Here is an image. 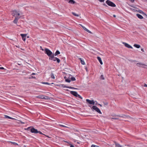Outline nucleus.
Returning a JSON list of instances; mask_svg holds the SVG:
<instances>
[{
	"mask_svg": "<svg viewBox=\"0 0 147 147\" xmlns=\"http://www.w3.org/2000/svg\"><path fill=\"white\" fill-rule=\"evenodd\" d=\"M26 129L28 131H30L32 133H34V134L38 133V131L37 130L33 127H28Z\"/></svg>",
	"mask_w": 147,
	"mask_h": 147,
	"instance_id": "f257e3e1",
	"label": "nucleus"
},
{
	"mask_svg": "<svg viewBox=\"0 0 147 147\" xmlns=\"http://www.w3.org/2000/svg\"><path fill=\"white\" fill-rule=\"evenodd\" d=\"M54 54H53L49 58V59L53 61H56L57 63H59L60 61V59L58 58L54 57Z\"/></svg>",
	"mask_w": 147,
	"mask_h": 147,
	"instance_id": "f03ea898",
	"label": "nucleus"
},
{
	"mask_svg": "<svg viewBox=\"0 0 147 147\" xmlns=\"http://www.w3.org/2000/svg\"><path fill=\"white\" fill-rule=\"evenodd\" d=\"M45 53L47 54V55L50 58L51 56L53 54L52 52L49 49L47 48H45Z\"/></svg>",
	"mask_w": 147,
	"mask_h": 147,
	"instance_id": "7ed1b4c3",
	"label": "nucleus"
},
{
	"mask_svg": "<svg viewBox=\"0 0 147 147\" xmlns=\"http://www.w3.org/2000/svg\"><path fill=\"white\" fill-rule=\"evenodd\" d=\"M106 3L109 6L112 7H115L116 6V5L115 4L109 0H107L106 1Z\"/></svg>",
	"mask_w": 147,
	"mask_h": 147,
	"instance_id": "20e7f679",
	"label": "nucleus"
},
{
	"mask_svg": "<svg viewBox=\"0 0 147 147\" xmlns=\"http://www.w3.org/2000/svg\"><path fill=\"white\" fill-rule=\"evenodd\" d=\"M92 109L98 113H99L100 114H102V113L101 112L100 110L97 107L95 106H93L92 107Z\"/></svg>",
	"mask_w": 147,
	"mask_h": 147,
	"instance_id": "39448f33",
	"label": "nucleus"
},
{
	"mask_svg": "<svg viewBox=\"0 0 147 147\" xmlns=\"http://www.w3.org/2000/svg\"><path fill=\"white\" fill-rule=\"evenodd\" d=\"M136 65L139 67H142L144 68H147V65L143 64L142 63H137L136 64Z\"/></svg>",
	"mask_w": 147,
	"mask_h": 147,
	"instance_id": "423d86ee",
	"label": "nucleus"
},
{
	"mask_svg": "<svg viewBox=\"0 0 147 147\" xmlns=\"http://www.w3.org/2000/svg\"><path fill=\"white\" fill-rule=\"evenodd\" d=\"M36 97L38 98L44 99H47L48 98V97L47 96H45L43 95H40L36 96Z\"/></svg>",
	"mask_w": 147,
	"mask_h": 147,
	"instance_id": "0eeeda50",
	"label": "nucleus"
},
{
	"mask_svg": "<svg viewBox=\"0 0 147 147\" xmlns=\"http://www.w3.org/2000/svg\"><path fill=\"white\" fill-rule=\"evenodd\" d=\"M86 101L90 104H92L93 105L94 104L95 102L93 100H90L88 99H86Z\"/></svg>",
	"mask_w": 147,
	"mask_h": 147,
	"instance_id": "6e6552de",
	"label": "nucleus"
},
{
	"mask_svg": "<svg viewBox=\"0 0 147 147\" xmlns=\"http://www.w3.org/2000/svg\"><path fill=\"white\" fill-rule=\"evenodd\" d=\"M123 44L124 45L125 47H127L128 48L132 49L133 47L130 45H129L128 44L125 42H123Z\"/></svg>",
	"mask_w": 147,
	"mask_h": 147,
	"instance_id": "1a4fd4ad",
	"label": "nucleus"
},
{
	"mask_svg": "<svg viewBox=\"0 0 147 147\" xmlns=\"http://www.w3.org/2000/svg\"><path fill=\"white\" fill-rule=\"evenodd\" d=\"M20 17H15L14 20L13 21V22L14 24H17L18 19H20Z\"/></svg>",
	"mask_w": 147,
	"mask_h": 147,
	"instance_id": "9d476101",
	"label": "nucleus"
},
{
	"mask_svg": "<svg viewBox=\"0 0 147 147\" xmlns=\"http://www.w3.org/2000/svg\"><path fill=\"white\" fill-rule=\"evenodd\" d=\"M21 36L22 37L23 40L24 41H25L26 38V34H21Z\"/></svg>",
	"mask_w": 147,
	"mask_h": 147,
	"instance_id": "9b49d317",
	"label": "nucleus"
},
{
	"mask_svg": "<svg viewBox=\"0 0 147 147\" xmlns=\"http://www.w3.org/2000/svg\"><path fill=\"white\" fill-rule=\"evenodd\" d=\"M70 93L71 94L76 97L77 96V95H78V94L76 92L74 91H71Z\"/></svg>",
	"mask_w": 147,
	"mask_h": 147,
	"instance_id": "f8f14e48",
	"label": "nucleus"
},
{
	"mask_svg": "<svg viewBox=\"0 0 147 147\" xmlns=\"http://www.w3.org/2000/svg\"><path fill=\"white\" fill-rule=\"evenodd\" d=\"M13 16H14L15 15H16L18 16H19L20 15L19 13H18L17 11L16 10L14 11H13Z\"/></svg>",
	"mask_w": 147,
	"mask_h": 147,
	"instance_id": "ddd939ff",
	"label": "nucleus"
},
{
	"mask_svg": "<svg viewBox=\"0 0 147 147\" xmlns=\"http://www.w3.org/2000/svg\"><path fill=\"white\" fill-rule=\"evenodd\" d=\"M97 58L100 62V64L102 65L103 64V63L102 61L101 58L99 57H97Z\"/></svg>",
	"mask_w": 147,
	"mask_h": 147,
	"instance_id": "4468645a",
	"label": "nucleus"
},
{
	"mask_svg": "<svg viewBox=\"0 0 147 147\" xmlns=\"http://www.w3.org/2000/svg\"><path fill=\"white\" fill-rule=\"evenodd\" d=\"M57 86H61L63 88H69V86H66L63 84H60V85H57Z\"/></svg>",
	"mask_w": 147,
	"mask_h": 147,
	"instance_id": "2eb2a0df",
	"label": "nucleus"
},
{
	"mask_svg": "<svg viewBox=\"0 0 147 147\" xmlns=\"http://www.w3.org/2000/svg\"><path fill=\"white\" fill-rule=\"evenodd\" d=\"M4 116L5 117V118H8V119H15L14 118H12V117H10L7 115H4Z\"/></svg>",
	"mask_w": 147,
	"mask_h": 147,
	"instance_id": "dca6fc26",
	"label": "nucleus"
},
{
	"mask_svg": "<svg viewBox=\"0 0 147 147\" xmlns=\"http://www.w3.org/2000/svg\"><path fill=\"white\" fill-rule=\"evenodd\" d=\"M136 16L140 19H142L143 18V17L141 15L139 14H137Z\"/></svg>",
	"mask_w": 147,
	"mask_h": 147,
	"instance_id": "f3484780",
	"label": "nucleus"
},
{
	"mask_svg": "<svg viewBox=\"0 0 147 147\" xmlns=\"http://www.w3.org/2000/svg\"><path fill=\"white\" fill-rule=\"evenodd\" d=\"M69 3L72 4H74L76 3L75 1L74 0H70L69 1Z\"/></svg>",
	"mask_w": 147,
	"mask_h": 147,
	"instance_id": "a211bd4d",
	"label": "nucleus"
},
{
	"mask_svg": "<svg viewBox=\"0 0 147 147\" xmlns=\"http://www.w3.org/2000/svg\"><path fill=\"white\" fill-rule=\"evenodd\" d=\"M117 117V116H115V117L112 118L111 119H119L120 120H122V119H119V118Z\"/></svg>",
	"mask_w": 147,
	"mask_h": 147,
	"instance_id": "6ab92c4d",
	"label": "nucleus"
},
{
	"mask_svg": "<svg viewBox=\"0 0 147 147\" xmlns=\"http://www.w3.org/2000/svg\"><path fill=\"white\" fill-rule=\"evenodd\" d=\"M79 59L81 61V62L82 64V65H85V63L84 61L82 59V58H79Z\"/></svg>",
	"mask_w": 147,
	"mask_h": 147,
	"instance_id": "aec40b11",
	"label": "nucleus"
},
{
	"mask_svg": "<svg viewBox=\"0 0 147 147\" xmlns=\"http://www.w3.org/2000/svg\"><path fill=\"white\" fill-rule=\"evenodd\" d=\"M60 54V52L58 50H57L56 51L55 53V54L54 55H55V56H56Z\"/></svg>",
	"mask_w": 147,
	"mask_h": 147,
	"instance_id": "412c9836",
	"label": "nucleus"
},
{
	"mask_svg": "<svg viewBox=\"0 0 147 147\" xmlns=\"http://www.w3.org/2000/svg\"><path fill=\"white\" fill-rule=\"evenodd\" d=\"M115 145L117 147H121V145H120V144H118V143H117V142H115Z\"/></svg>",
	"mask_w": 147,
	"mask_h": 147,
	"instance_id": "4be33fe9",
	"label": "nucleus"
},
{
	"mask_svg": "<svg viewBox=\"0 0 147 147\" xmlns=\"http://www.w3.org/2000/svg\"><path fill=\"white\" fill-rule=\"evenodd\" d=\"M134 46L137 48H139L140 47V45H137L136 44H134Z\"/></svg>",
	"mask_w": 147,
	"mask_h": 147,
	"instance_id": "5701e85b",
	"label": "nucleus"
},
{
	"mask_svg": "<svg viewBox=\"0 0 147 147\" xmlns=\"http://www.w3.org/2000/svg\"><path fill=\"white\" fill-rule=\"evenodd\" d=\"M66 78V77H64V78L65 79V81L66 82L69 83L71 81V80L69 79H65Z\"/></svg>",
	"mask_w": 147,
	"mask_h": 147,
	"instance_id": "b1692460",
	"label": "nucleus"
},
{
	"mask_svg": "<svg viewBox=\"0 0 147 147\" xmlns=\"http://www.w3.org/2000/svg\"><path fill=\"white\" fill-rule=\"evenodd\" d=\"M138 12H139V13L142 14H146V13H144L142 10H139L138 11Z\"/></svg>",
	"mask_w": 147,
	"mask_h": 147,
	"instance_id": "393cba45",
	"label": "nucleus"
},
{
	"mask_svg": "<svg viewBox=\"0 0 147 147\" xmlns=\"http://www.w3.org/2000/svg\"><path fill=\"white\" fill-rule=\"evenodd\" d=\"M51 77L53 79H55V76L53 73H51Z\"/></svg>",
	"mask_w": 147,
	"mask_h": 147,
	"instance_id": "a878e982",
	"label": "nucleus"
},
{
	"mask_svg": "<svg viewBox=\"0 0 147 147\" xmlns=\"http://www.w3.org/2000/svg\"><path fill=\"white\" fill-rule=\"evenodd\" d=\"M117 116H119L123 118H125V117L127 116L126 115H123L122 116L117 115Z\"/></svg>",
	"mask_w": 147,
	"mask_h": 147,
	"instance_id": "bb28decb",
	"label": "nucleus"
},
{
	"mask_svg": "<svg viewBox=\"0 0 147 147\" xmlns=\"http://www.w3.org/2000/svg\"><path fill=\"white\" fill-rule=\"evenodd\" d=\"M70 79L72 81H74L76 80V78L74 77H71Z\"/></svg>",
	"mask_w": 147,
	"mask_h": 147,
	"instance_id": "cd10ccee",
	"label": "nucleus"
},
{
	"mask_svg": "<svg viewBox=\"0 0 147 147\" xmlns=\"http://www.w3.org/2000/svg\"><path fill=\"white\" fill-rule=\"evenodd\" d=\"M72 13L74 16H75L77 17L79 16V15L78 14H77L74 12H72Z\"/></svg>",
	"mask_w": 147,
	"mask_h": 147,
	"instance_id": "c85d7f7f",
	"label": "nucleus"
},
{
	"mask_svg": "<svg viewBox=\"0 0 147 147\" xmlns=\"http://www.w3.org/2000/svg\"><path fill=\"white\" fill-rule=\"evenodd\" d=\"M10 142L15 145H18V144L17 143L15 142Z\"/></svg>",
	"mask_w": 147,
	"mask_h": 147,
	"instance_id": "c756f323",
	"label": "nucleus"
},
{
	"mask_svg": "<svg viewBox=\"0 0 147 147\" xmlns=\"http://www.w3.org/2000/svg\"><path fill=\"white\" fill-rule=\"evenodd\" d=\"M76 97H78L81 99H82V98L80 95L78 94V95H77Z\"/></svg>",
	"mask_w": 147,
	"mask_h": 147,
	"instance_id": "7c9ffc66",
	"label": "nucleus"
},
{
	"mask_svg": "<svg viewBox=\"0 0 147 147\" xmlns=\"http://www.w3.org/2000/svg\"><path fill=\"white\" fill-rule=\"evenodd\" d=\"M100 78L102 80H104L105 79V78L104 77L103 75H102L100 76Z\"/></svg>",
	"mask_w": 147,
	"mask_h": 147,
	"instance_id": "2f4dec72",
	"label": "nucleus"
},
{
	"mask_svg": "<svg viewBox=\"0 0 147 147\" xmlns=\"http://www.w3.org/2000/svg\"><path fill=\"white\" fill-rule=\"evenodd\" d=\"M91 147H99L98 146L92 144L91 146Z\"/></svg>",
	"mask_w": 147,
	"mask_h": 147,
	"instance_id": "473e14b6",
	"label": "nucleus"
},
{
	"mask_svg": "<svg viewBox=\"0 0 147 147\" xmlns=\"http://www.w3.org/2000/svg\"><path fill=\"white\" fill-rule=\"evenodd\" d=\"M70 88V89H77V88H75L74 87H70V86H69V88Z\"/></svg>",
	"mask_w": 147,
	"mask_h": 147,
	"instance_id": "72a5a7b5",
	"label": "nucleus"
},
{
	"mask_svg": "<svg viewBox=\"0 0 147 147\" xmlns=\"http://www.w3.org/2000/svg\"><path fill=\"white\" fill-rule=\"evenodd\" d=\"M59 125L60 126H61V127H67V126H65V125H61V124H59Z\"/></svg>",
	"mask_w": 147,
	"mask_h": 147,
	"instance_id": "f704fd0d",
	"label": "nucleus"
},
{
	"mask_svg": "<svg viewBox=\"0 0 147 147\" xmlns=\"http://www.w3.org/2000/svg\"><path fill=\"white\" fill-rule=\"evenodd\" d=\"M38 133L41 134L45 135V134H43L42 132H41L40 131H38Z\"/></svg>",
	"mask_w": 147,
	"mask_h": 147,
	"instance_id": "c9c22d12",
	"label": "nucleus"
},
{
	"mask_svg": "<svg viewBox=\"0 0 147 147\" xmlns=\"http://www.w3.org/2000/svg\"><path fill=\"white\" fill-rule=\"evenodd\" d=\"M82 27L86 31V30H87V29L85 27L82 26Z\"/></svg>",
	"mask_w": 147,
	"mask_h": 147,
	"instance_id": "e433bc0d",
	"label": "nucleus"
},
{
	"mask_svg": "<svg viewBox=\"0 0 147 147\" xmlns=\"http://www.w3.org/2000/svg\"><path fill=\"white\" fill-rule=\"evenodd\" d=\"M43 83L44 84H47V85H50L51 84H49V83H48V82H44V83Z\"/></svg>",
	"mask_w": 147,
	"mask_h": 147,
	"instance_id": "4c0bfd02",
	"label": "nucleus"
},
{
	"mask_svg": "<svg viewBox=\"0 0 147 147\" xmlns=\"http://www.w3.org/2000/svg\"><path fill=\"white\" fill-rule=\"evenodd\" d=\"M86 31L87 32H88V33H92V32L90 30H88V29H87V30H86Z\"/></svg>",
	"mask_w": 147,
	"mask_h": 147,
	"instance_id": "58836bf2",
	"label": "nucleus"
},
{
	"mask_svg": "<svg viewBox=\"0 0 147 147\" xmlns=\"http://www.w3.org/2000/svg\"><path fill=\"white\" fill-rule=\"evenodd\" d=\"M31 78H36L35 77H33V76H31V77H30L29 78V79H30Z\"/></svg>",
	"mask_w": 147,
	"mask_h": 147,
	"instance_id": "ea45409f",
	"label": "nucleus"
},
{
	"mask_svg": "<svg viewBox=\"0 0 147 147\" xmlns=\"http://www.w3.org/2000/svg\"><path fill=\"white\" fill-rule=\"evenodd\" d=\"M69 145H70V147H74V145L71 144H69Z\"/></svg>",
	"mask_w": 147,
	"mask_h": 147,
	"instance_id": "a19ab883",
	"label": "nucleus"
},
{
	"mask_svg": "<svg viewBox=\"0 0 147 147\" xmlns=\"http://www.w3.org/2000/svg\"><path fill=\"white\" fill-rule=\"evenodd\" d=\"M100 2H103L104 1V0H98Z\"/></svg>",
	"mask_w": 147,
	"mask_h": 147,
	"instance_id": "79ce46f5",
	"label": "nucleus"
},
{
	"mask_svg": "<svg viewBox=\"0 0 147 147\" xmlns=\"http://www.w3.org/2000/svg\"><path fill=\"white\" fill-rule=\"evenodd\" d=\"M104 104L105 105H107L108 104V102H104Z\"/></svg>",
	"mask_w": 147,
	"mask_h": 147,
	"instance_id": "37998d69",
	"label": "nucleus"
},
{
	"mask_svg": "<svg viewBox=\"0 0 147 147\" xmlns=\"http://www.w3.org/2000/svg\"><path fill=\"white\" fill-rule=\"evenodd\" d=\"M130 1L132 3H133L134 1V0H130Z\"/></svg>",
	"mask_w": 147,
	"mask_h": 147,
	"instance_id": "c03bdc74",
	"label": "nucleus"
},
{
	"mask_svg": "<svg viewBox=\"0 0 147 147\" xmlns=\"http://www.w3.org/2000/svg\"><path fill=\"white\" fill-rule=\"evenodd\" d=\"M103 5L104 6H106V7H108L107 5L106 4H105V3H103Z\"/></svg>",
	"mask_w": 147,
	"mask_h": 147,
	"instance_id": "a18cd8bd",
	"label": "nucleus"
},
{
	"mask_svg": "<svg viewBox=\"0 0 147 147\" xmlns=\"http://www.w3.org/2000/svg\"><path fill=\"white\" fill-rule=\"evenodd\" d=\"M0 69H4V68L3 67H0Z\"/></svg>",
	"mask_w": 147,
	"mask_h": 147,
	"instance_id": "49530a36",
	"label": "nucleus"
},
{
	"mask_svg": "<svg viewBox=\"0 0 147 147\" xmlns=\"http://www.w3.org/2000/svg\"><path fill=\"white\" fill-rule=\"evenodd\" d=\"M144 87H147V84H144Z\"/></svg>",
	"mask_w": 147,
	"mask_h": 147,
	"instance_id": "de8ad7c7",
	"label": "nucleus"
},
{
	"mask_svg": "<svg viewBox=\"0 0 147 147\" xmlns=\"http://www.w3.org/2000/svg\"><path fill=\"white\" fill-rule=\"evenodd\" d=\"M141 50L142 51L144 52V49H141Z\"/></svg>",
	"mask_w": 147,
	"mask_h": 147,
	"instance_id": "09e8293b",
	"label": "nucleus"
},
{
	"mask_svg": "<svg viewBox=\"0 0 147 147\" xmlns=\"http://www.w3.org/2000/svg\"><path fill=\"white\" fill-rule=\"evenodd\" d=\"M98 105H100V107H102V105H100V104H98Z\"/></svg>",
	"mask_w": 147,
	"mask_h": 147,
	"instance_id": "8fccbe9b",
	"label": "nucleus"
},
{
	"mask_svg": "<svg viewBox=\"0 0 147 147\" xmlns=\"http://www.w3.org/2000/svg\"><path fill=\"white\" fill-rule=\"evenodd\" d=\"M64 142L68 143V142L67 141H64Z\"/></svg>",
	"mask_w": 147,
	"mask_h": 147,
	"instance_id": "3c124183",
	"label": "nucleus"
},
{
	"mask_svg": "<svg viewBox=\"0 0 147 147\" xmlns=\"http://www.w3.org/2000/svg\"><path fill=\"white\" fill-rule=\"evenodd\" d=\"M35 73H32V75H35Z\"/></svg>",
	"mask_w": 147,
	"mask_h": 147,
	"instance_id": "603ef678",
	"label": "nucleus"
},
{
	"mask_svg": "<svg viewBox=\"0 0 147 147\" xmlns=\"http://www.w3.org/2000/svg\"><path fill=\"white\" fill-rule=\"evenodd\" d=\"M113 17H116L115 15H113Z\"/></svg>",
	"mask_w": 147,
	"mask_h": 147,
	"instance_id": "864d4df0",
	"label": "nucleus"
},
{
	"mask_svg": "<svg viewBox=\"0 0 147 147\" xmlns=\"http://www.w3.org/2000/svg\"><path fill=\"white\" fill-rule=\"evenodd\" d=\"M80 25L82 27V26H83L81 24H80Z\"/></svg>",
	"mask_w": 147,
	"mask_h": 147,
	"instance_id": "5fc2aeb1",
	"label": "nucleus"
},
{
	"mask_svg": "<svg viewBox=\"0 0 147 147\" xmlns=\"http://www.w3.org/2000/svg\"><path fill=\"white\" fill-rule=\"evenodd\" d=\"M41 49L42 50V51H44V49Z\"/></svg>",
	"mask_w": 147,
	"mask_h": 147,
	"instance_id": "6e6d98bb",
	"label": "nucleus"
},
{
	"mask_svg": "<svg viewBox=\"0 0 147 147\" xmlns=\"http://www.w3.org/2000/svg\"><path fill=\"white\" fill-rule=\"evenodd\" d=\"M143 15H146V16H147V15H146V14H143Z\"/></svg>",
	"mask_w": 147,
	"mask_h": 147,
	"instance_id": "4d7b16f0",
	"label": "nucleus"
},
{
	"mask_svg": "<svg viewBox=\"0 0 147 147\" xmlns=\"http://www.w3.org/2000/svg\"><path fill=\"white\" fill-rule=\"evenodd\" d=\"M66 90L67 91H68L69 90L68 89H67Z\"/></svg>",
	"mask_w": 147,
	"mask_h": 147,
	"instance_id": "13d9d810",
	"label": "nucleus"
},
{
	"mask_svg": "<svg viewBox=\"0 0 147 147\" xmlns=\"http://www.w3.org/2000/svg\"><path fill=\"white\" fill-rule=\"evenodd\" d=\"M131 6V7H134L133 6Z\"/></svg>",
	"mask_w": 147,
	"mask_h": 147,
	"instance_id": "bf43d9fd",
	"label": "nucleus"
},
{
	"mask_svg": "<svg viewBox=\"0 0 147 147\" xmlns=\"http://www.w3.org/2000/svg\"><path fill=\"white\" fill-rule=\"evenodd\" d=\"M40 47L41 48H42V47H41V46H40Z\"/></svg>",
	"mask_w": 147,
	"mask_h": 147,
	"instance_id": "052dcab7",
	"label": "nucleus"
},
{
	"mask_svg": "<svg viewBox=\"0 0 147 147\" xmlns=\"http://www.w3.org/2000/svg\"><path fill=\"white\" fill-rule=\"evenodd\" d=\"M27 38H29V37H28H28H27Z\"/></svg>",
	"mask_w": 147,
	"mask_h": 147,
	"instance_id": "680f3d73",
	"label": "nucleus"
},
{
	"mask_svg": "<svg viewBox=\"0 0 147 147\" xmlns=\"http://www.w3.org/2000/svg\"><path fill=\"white\" fill-rule=\"evenodd\" d=\"M145 1H147V0H145Z\"/></svg>",
	"mask_w": 147,
	"mask_h": 147,
	"instance_id": "e2e57ef3",
	"label": "nucleus"
}]
</instances>
